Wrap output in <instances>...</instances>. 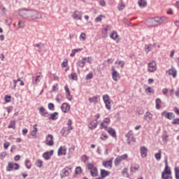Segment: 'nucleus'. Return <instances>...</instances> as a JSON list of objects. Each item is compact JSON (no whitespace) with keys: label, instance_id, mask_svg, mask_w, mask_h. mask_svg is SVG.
Instances as JSON below:
<instances>
[{"label":"nucleus","instance_id":"1","mask_svg":"<svg viewBox=\"0 0 179 179\" xmlns=\"http://www.w3.org/2000/svg\"><path fill=\"white\" fill-rule=\"evenodd\" d=\"M19 15L23 19H27V20H38L43 18L41 13L37 10L33 9H22L19 11Z\"/></svg>","mask_w":179,"mask_h":179},{"label":"nucleus","instance_id":"2","mask_svg":"<svg viewBox=\"0 0 179 179\" xmlns=\"http://www.w3.org/2000/svg\"><path fill=\"white\" fill-rule=\"evenodd\" d=\"M165 20H167V17H155L148 20V25L150 27H155L156 26L163 24Z\"/></svg>","mask_w":179,"mask_h":179},{"label":"nucleus","instance_id":"3","mask_svg":"<svg viewBox=\"0 0 179 179\" xmlns=\"http://www.w3.org/2000/svg\"><path fill=\"white\" fill-rule=\"evenodd\" d=\"M87 167L88 170L90 171V174L92 177H97L99 176V171L97 170V167L94 166L93 164L92 163L87 164Z\"/></svg>","mask_w":179,"mask_h":179},{"label":"nucleus","instance_id":"4","mask_svg":"<svg viewBox=\"0 0 179 179\" xmlns=\"http://www.w3.org/2000/svg\"><path fill=\"white\" fill-rule=\"evenodd\" d=\"M103 100L106 105L107 110H111V102L110 101V96L107 94L103 96Z\"/></svg>","mask_w":179,"mask_h":179},{"label":"nucleus","instance_id":"5","mask_svg":"<svg viewBox=\"0 0 179 179\" xmlns=\"http://www.w3.org/2000/svg\"><path fill=\"white\" fill-rule=\"evenodd\" d=\"M20 166L18 164L9 162L6 168L7 171H12V170H19Z\"/></svg>","mask_w":179,"mask_h":179},{"label":"nucleus","instance_id":"6","mask_svg":"<svg viewBox=\"0 0 179 179\" xmlns=\"http://www.w3.org/2000/svg\"><path fill=\"white\" fill-rule=\"evenodd\" d=\"M157 69V67L156 65V62L152 61L148 64V72H150V73L156 72Z\"/></svg>","mask_w":179,"mask_h":179},{"label":"nucleus","instance_id":"7","mask_svg":"<svg viewBox=\"0 0 179 179\" xmlns=\"http://www.w3.org/2000/svg\"><path fill=\"white\" fill-rule=\"evenodd\" d=\"M128 159V155L124 154L121 156H118L115 159V166H118L122 160H127Z\"/></svg>","mask_w":179,"mask_h":179},{"label":"nucleus","instance_id":"8","mask_svg":"<svg viewBox=\"0 0 179 179\" xmlns=\"http://www.w3.org/2000/svg\"><path fill=\"white\" fill-rule=\"evenodd\" d=\"M126 138H127V143L129 145H131V142H135L136 139L134 136V134H132V130H130L127 134Z\"/></svg>","mask_w":179,"mask_h":179},{"label":"nucleus","instance_id":"9","mask_svg":"<svg viewBox=\"0 0 179 179\" xmlns=\"http://www.w3.org/2000/svg\"><path fill=\"white\" fill-rule=\"evenodd\" d=\"M71 16L75 20H82V16H83V13L76 10L73 12Z\"/></svg>","mask_w":179,"mask_h":179},{"label":"nucleus","instance_id":"10","mask_svg":"<svg viewBox=\"0 0 179 179\" xmlns=\"http://www.w3.org/2000/svg\"><path fill=\"white\" fill-rule=\"evenodd\" d=\"M112 78L115 82H118L120 79H121V76H120V73L115 70V69H112Z\"/></svg>","mask_w":179,"mask_h":179},{"label":"nucleus","instance_id":"11","mask_svg":"<svg viewBox=\"0 0 179 179\" xmlns=\"http://www.w3.org/2000/svg\"><path fill=\"white\" fill-rule=\"evenodd\" d=\"M71 171V169L68 166L65 167L62 170V173L60 174L62 178H65V177H69V173Z\"/></svg>","mask_w":179,"mask_h":179},{"label":"nucleus","instance_id":"12","mask_svg":"<svg viewBox=\"0 0 179 179\" xmlns=\"http://www.w3.org/2000/svg\"><path fill=\"white\" fill-rule=\"evenodd\" d=\"M41 73H37L36 76L32 77V85H38L40 83V78H41Z\"/></svg>","mask_w":179,"mask_h":179},{"label":"nucleus","instance_id":"13","mask_svg":"<svg viewBox=\"0 0 179 179\" xmlns=\"http://www.w3.org/2000/svg\"><path fill=\"white\" fill-rule=\"evenodd\" d=\"M46 145L48 146H52L54 145V136L52 134H48L46 136Z\"/></svg>","mask_w":179,"mask_h":179},{"label":"nucleus","instance_id":"14","mask_svg":"<svg viewBox=\"0 0 179 179\" xmlns=\"http://www.w3.org/2000/svg\"><path fill=\"white\" fill-rule=\"evenodd\" d=\"M97 125H99V122H97V119H95L88 124V127L91 131H93V129L97 128Z\"/></svg>","mask_w":179,"mask_h":179},{"label":"nucleus","instance_id":"15","mask_svg":"<svg viewBox=\"0 0 179 179\" xmlns=\"http://www.w3.org/2000/svg\"><path fill=\"white\" fill-rule=\"evenodd\" d=\"M52 155H54V150H50L49 152H44L43 154V157L45 159V160H50Z\"/></svg>","mask_w":179,"mask_h":179},{"label":"nucleus","instance_id":"16","mask_svg":"<svg viewBox=\"0 0 179 179\" xmlns=\"http://www.w3.org/2000/svg\"><path fill=\"white\" fill-rule=\"evenodd\" d=\"M61 110L63 111V113H68V111L71 110V106L66 103H64L62 104Z\"/></svg>","mask_w":179,"mask_h":179},{"label":"nucleus","instance_id":"17","mask_svg":"<svg viewBox=\"0 0 179 179\" xmlns=\"http://www.w3.org/2000/svg\"><path fill=\"white\" fill-rule=\"evenodd\" d=\"M140 152H141V157H143V159H145V157L148 156V148H146V147L145 146L141 147Z\"/></svg>","mask_w":179,"mask_h":179},{"label":"nucleus","instance_id":"18","mask_svg":"<svg viewBox=\"0 0 179 179\" xmlns=\"http://www.w3.org/2000/svg\"><path fill=\"white\" fill-rule=\"evenodd\" d=\"M144 120L147 121V122H150V121L153 120V115L150 113V112H146L144 115Z\"/></svg>","mask_w":179,"mask_h":179},{"label":"nucleus","instance_id":"19","mask_svg":"<svg viewBox=\"0 0 179 179\" xmlns=\"http://www.w3.org/2000/svg\"><path fill=\"white\" fill-rule=\"evenodd\" d=\"M102 166H103V167H106V168L109 167V169H111L113 167V159L103 162Z\"/></svg>","mask_w":179,"mask_h":179},{"label":"nucleus","instance_id":"20","mask_svg":"<svg viewBox=\"0 0 179 179\" xmlns=\"http://www.w3.org/2000/svg\"><path fill=\"white\" fill-rule=\"evenodd\" d=\"M108 134H109V135H110L111 136H113V138H115L117 136V134L115 133V130H114V129L111 128V127H108L106 129Z\"/></svg>","mask_w":179,"mask_h":179},{"label":"nucleus","instance_id":"21","mask_svg":"<svg viewBox=\"0 0 179 179\" xmlns=\"http://www.w3.org/2000/svg\"><path fill=\"white\" fill-rule=\"evenodd\" d=\"M169 75H171V76H173V78H176L177 70H176V69H174V67H172L171 69H170L169 70Z\"/></svg>","mask_w":179,"mask_h":179},{"label":"nucleus","instance_id":"22","mask_svg":"<svg viewBox=\"0 0 179 179\" xmlns=\"http://www.w3.org/2000/svg\"><path fill=\"white\" fill-rule=\"evenodd\" d=\"M66 155V150L65 148L60 147L58 150V156H65Z\"/></svg>","mask_w":179,"mask_h":179},{"label":"nucleus","instance_id":"23","mask_svg":"<svg viewBox=\"0 0 179 179\" xmlns=\"http://www.w3.org/2000/svg\"><path fill=\"white\" fill-rule=\"evenodd\" d=\"M67 134H71V131L73 129V127H72V120L71 119L69 120L67 122Z\"/></svg>","mask_w":179,"mask_h":179},{"label":"nucleus","instance_id":"24","mask_svg":"<svg viewBox=\"0 0 179 179\" xmlns=\"http://www.w3.org/2000/svg\"><path fill=\"white\" fill-rule=\"evenodd\" d=\"M108 176H110V171H106L105 169H101V177H102V178H106Z\"/></svg>","mask_w":179,"mask_h":179},{"label":"nucleus","instance_id":"25","mask_svg":"<svg viewBox=\"0 0 179 179\" xmlns=\"http://www.w3.org/2000/svg\"><path fill=\"white\" fill-rule=\"evenodd\" d=\"M39 113L41 115H43V117H48V112H47L45 110V108H44L43 107H41L39 108Z\"/></svg>","mask_w":179,"mask_h":179},{"label":"nucleus","instance_id":"26","mask_svg":"<svg viewBox=\"0 0 179 179\" xmlns=\"http://www.w3.org/2000/svg\"><path fill=\"white\" fill-rule=\"evenodd\" d=\"M138 3L140 8H146V6H148L146 0H138Z\"/></svg>","mask_w":179,"mask_h":179},{"label":"nucleus","instance_id":"27","mask_svg":"<svg viewBox=\"0 0 179 179\" xmlns=\"http://www.w3.org/2000/svg\"><path fill=\"white\" fill-rule=\"evenodd\" d=\"M155 45H156V44L145 45V50L146 52H150V51H152V50H153V47H155Z\"/></svg>","mask_w":179,"mask_h":179},{"label":"nucleus","instance_id":"28","mask_svg":"<svg viewBox=\"0 0 179 179\" xmlns=\"http://www.w3.org/2000/svg\"><path fill=\"white\" fill-rule=\"evenodd\" d=\"M8 128L11 129H16V122H15V120H11L8 124Z\"/></svg>","mask_w":179,"mask_h":179},{"label":"nucleus","instance_id":"29","mask_svg":"<svg viewBox=\"0 0 179 179\" xmlns=\"http://www.w3.org/2000/svg\"><path fill=\"white\" fill-rule=\"evenodd\" d=\"M97 99H99V96H94L89 98L90 103H94V104H97Z\"/></svg>","mask_w":179,"mask_h":179},{"label":"nucleus","instance_id":"30","mask_svg":"<svg viewBox=\"0 0 179 179\" xmlns=\"http://www.w3.org/2000/svg\"><path fill=\"white\" fill-rule=\"evenodd\" d=\"M85 65H86V62H85V60H83V57L82 58L81 60H79L77 62V66H79L80 68H83V66H85Z\"/></svg>","mask_w":179,"mask_h":179},{"label":"nucleus","instance_id":"31","mask_svg":"<svg viewBox=\"0 0 179 179\" xmlns=\"http://www.w3.org/2000/svg\"><path fill=\"white\" fill-rule=\"evenodd\" d=\"M162 174H166L167 176H171V170H170L169 166H165L164 170L163 171Z\"/></svg>","mask_w":179,"mask_h":179},{"label":"nucleus","instance_id":"32","mask_svg":"<svg viewBox=\"0 0 179 179\" xmlns=\"http://www.w3.org/2000/svg\"><path fill=\"white\" fill-rule=\"evenodd\" d=\"M57 115H58V112H55L50 114V116L48 118L50 120H52L53 121H55V120H58V117H57Z\"/></svg>","mask_w":179,"mask_h":179},{"label":"nucleus","instance_id":"33","mask_svg":"<svg viewBox=\"0 0 179 179\" xmlns=\"http://www.w3.org/2000/svg\"><path fill=\"white\" fill-rule=\"evenodd\" d=\"M60 134H62V136H68V135H69V134H68V128L63 127L60 131Z\"/></svg>","mask_w":179,"mask_h":179},{"label":"nucleus","instance_id":"34","mask_svg":"<svg viewBox=\"0 0 179 179\" xmlns=\"http://www.w3.org/2000/svg\"><path fill=\"white\" fill-rule=\"evenodd\" d=\"M110 29H111V27H110V25H108L102 30V34L105 36V37H107V33L108 32V30H110Z\"/></svg>","mask_w":179,"mask_h":179},{"label":"nucleus","instance_id":"35","mask_svg":"<svg viewBox=\"0 0 179 179\" xmlns=\"http://www.w3.org/2000/svg\"><path fill=\"white\" fill-rule=\"evenodd\" d=\"M110 38H112V40H117L118 38V34L117 33V31H113L110 34Z\"/></svg>","mask_w":179,"mask_h":179},{"label":"nucleus","instance_id":"36","mask_svg":"<svg viewBox=\"0 0 179 179\" xmlns=\"http://www.w3.org/2000/svg\"><path fill=\"white\" fill-rule=\"evenodd\" d=\"M156 160L159 161L162 159V150H159L158 152L155 155Z\"/></svg>","mask_w":179,"mask_h":179},{"label":"nucleus","instance_id":"37","mask_svg":"<svg viewBox=\"0 0 179 179\" xmlns=\"http://www.w3.org/2000/svg\"><path fill=\"white\" fill-rule=\"evenodd\" d=\"M161 103H162V100L158 98L155 100V104H156V109L157 110H159V108L161 107V106H160Z\"/></svg>","mask_w":179,"mask_h":179},{"label":"nucleus","instance_id":"38","mask_svg":"<svg viewBox=\"0 0 179 179\" xmlns=\"http://www.w3.org/2000/svg\"><path fill=\"white\" fill-rule=\"evenodd\" d=\"M24 164L27 167V169H31V162H30L29 159H26L25 162H24Z\"/></svg>","mask_w":179,"mask_h":179},{"label":"nucleus","instance_id":"39","mask_svg":"<svg viewBox=\"0 0 179 179\" xmlns=\"http://www.w3.org/2000/svg\"><path fill=\"white\" fill-rule=\"evenodd\" d=\"M131 173H135V171H138L139 170V165H135L134 166H131L130 168Z\"/></svg>","mask_w":179,"mask_h":179},{"label":"nucleus","instance_id":"40","mask_svg":"<svg viewBox=\"0 0 179 179\" xmlns=\"http://www.w3.org/2000/svg\"><path fill=\"white\" fill-rule=\"evenodd\" d=\"M108 124L104 123L103 122H102L101 123V126H100V129H105V131H106V129L108 128Z\"/></svg>","mask_w":179,"mask_h":179},{"label":"nucleus","instance_id":"41","mask_svg":"<svg viewBox=\"0 0 179 179\" xmlns=\"http://www.w3.org/2000/svg\"><path fill=\"white\" fill-rule=\"evenodd\" d=\"M168 120H173V118H176V115H174V113H171V112H169L168 113V116L166 117Z\"/></svg>","mask_w":179,"mask_h":179},{"label":"nucleus","instance_id":"42","mask_svg":"<svg viewBox=\"0 0 179 179\" xmlns=\"http://www.w3.org/2000/svg\"><path fill=\"white\" fill-rule=\"evenodd\" d=\"M33 45L34 47H37L38 50H42L43 47H44V44H43L42 43H36V44H34Z\"/></svg>","mask_w":179,"mask_h":179},{"label":"nucleus","instance_id":"43","mask_svg":"<svg viewBox=\"0 0 179 179\" xmlns=\"http://www.w3.org/2000/svg\"><path fill=\"white\" fill-rule=\"evenodd\" d=\"M36 166L39 168L43 167V161H41V159H37Z\"/></svg>","mask_w":179,"mask_h":179},{"label":"nucleus","instance_id":"44","mask_svg":"<svg viewBox=\"0 0 179 179\" xmlns=\"http://www.w3.org/2000/svg\"><path fill=\"white\" fill-rule=\"evenodd\" d=\"M24 28V23L22 22V20L18 21V24H17V29H23Z\"/></svg>","mask_w":179,"mask_h":179},{"label":"nucleus","instance_id":"45","mask_svg":"<svg viewBox=\"0 0 179 179\" xmlns=\"http://www.w3.org/2000/svg\"><path fill=\"white\" fill-rule=\"evenodd\" d=\"M115 64H118L121 68H124L125 66V62L124 61H116Z\"/></svg>","mask_w":179,"mask_h":179},{"label":"nucleus","instance_id":"46","mask_svg":"<svg viewBox=\"0 0 179 179\" xmlns=\"http://www.w3.org/2000/svg\"><path fill=\"white\" fill-rule=\"evenodd\" d=\"M83 61H85V62H88V64H92V62H93V60H92V57H83Z\"/></svg>","mask_w":179,"mask_h":179},{"label":"nucleus","instance_id":"47","mask_svg":"<svg viewBox=\"0 0 179 179\" xmlns=\"http://www.w3.org/2000/svg\"><path fill=\"white\" fill-rule=\"evenodd\" d=\"M55 100L57 103H61V101H62V95L58 94L56 96Z\"/></svg>","mask_w":179,"mask_h":179},{"label":"nucleus","instance_id":"48","mask_svg":"<svg viewBox=\"0 0 179 179\" xmlns=\"http://www.w3.org/2000/svg\"><path fill=\"white\" fill-rule=\"evenodd\" d=\"M12 98V96H9V95H5L4 96V100L6 103H10V99Z\"/></svg>","mask_w":179,"mask_h":179},{"label":"nucleus","instance_id":"49","mask_svg":"<svg viewBox=\"0 0 179 179\" xmlns=\"http://www.w3.org/2000/svg\"><path fill=\"white\" fill-rule=\"evenodd\" d=\"M145 93H152V94H153V93H155V90H153L152 87H148L147 89H145Z\"/></svg>","mask_w":179,"mask_h":179},{"label":"nucleus","instance_id":"50","mask_svg":"<svg viewBox=\"0 0 179 179\" xmlns=\"http://www.w3.org/2000/svg\"><path fill=\"white\" fill-rule=\"evenodd\" d=\"M175 177L176 179H179V169L177 167L175 168Z\"/></svg>","mask_w":179,"mask_h":179},{"label":"nucleus","instance_id":"51","mask_svg":"<svg viewBox=\"0 0 179 179\" xmlns=\"http://www.w3.org/2000/svg\"><path fill=\"white\" fill-rule=\"evenodd\" d=\"M124 8H125V4L124 3H120L117 6L119 10H123Z\"/></svg>","mask_w":179,"mask_h":179},{"label":"nucleus","instance_id":"52","mask_svg":"<svg viewBox=\"0 0 179 179\" xmlns=\"http://www.w3.org/2000/svg\"><path fill=\"white\" fill-rule=\"evenodd\" d=\"M171 124H173V125H179V118L173 119L171 122Z\"/></svg>","mask_w":179,"mask_h":179},{"label":"nucleus","instance_id":"53","mask_svg":"<svg viewBox=\"0 0 179 179\" xmlns=\"http://www.w3.org/2000/svg\"><path fill=\"white\" fill-rule=\"evenodd\" d=\"M48 108L49 110H51V111H54V110H55L54 103H48Z\"/></svg>","mask_w":179,"mask_h":179},{"label":"nucleus","instance_id":"54","mask_svg":"<svg viewBox=\"0 0 179 179\" xmlns=\"http://www.w3.org/2000/svg\"><path fill=\"white\" fill-rule=\"evenodd\" d=\"M75 173L76 174H80V173H82V168H80V166L76 167Z\"/></svg>","mask_w":179,"mask_h":179},{"label":"nucleus","instance_id":"55","mask_svg":"<svg viewBox=\"0 0 179 179\" xmlns=\"http://www.w3.org/2000/svg\"><path fill=\"white\" fill-rule=\"evenodd\" d=\"M93 78V73H90L87 75V76L85 77L86 80H90V79Z\"/></svg>","mask_w":179,"mask_h":179},{"label":"nucleus","instance_id":"56","mask_svg":"<svg viewBox=\"0 0 179 179\" xmlns=\"http://www.w3.org/2000/svg\"><path fill=\"white\" fill-rule=\"evenodd\" d=\"M71 79H73V80H76L78 79V75H76V73H72L71 74Z\"/></svg>","mask_w":179,"mask_h":179},{"label":"nucleus","instance_id":"57","mask_svg":"<svg viewBox=\"0 0 179 179\" xmlns=\"http://www.w3.org/2000/svg\"><path fill=\"white\" fill-rule=\"evenodd\" d=\"M103 122H104V124H108V125H110V117H106V118L103 120Z\"/></svg>","mask_w":179,"mask_h":179},{"label":"nucleus","instance_id":"58","mask_svg":"<svg viewBox=\"0 0 179 179\" xmlns=\"http://www.w3.org/2000/svg\"><path fill=\"white\" fill-rule=\"evenodd\" d=\"M100 138H101V141H106L108 138V136H107V134H103L101 135Z\"/></svg>","mask_w":179,"mask_h":179},{"label":"nucleus","instance_id":"59","mask_svg":"<svg viewBox=\"0 0 179 179\" xmlns=\"http://www.w3.org/2000/svg\"><path fill=\"white\" fill-rule=\"evenodd\" d=\"M62 66L63 68H66V67L68 66V59H66L65 62H63L62 63Z\"/></svg>","mask_w":179,"mask_h":179},{"label":"nucleus","instance_id":"60","mask_svg":"<svg viewBox=\"0 0 179 179\" xmlns=\"http://www.w3.org/2000/svg\"><path fill=\"white\" fill-rule=\"evenodd\" d=\"M80 38L81 40H86V34L81 33L80 35Z\"/></svg>","mask_w":179,"mask_h":179},{"label":"nucleus","instance_id":"61","mask_svg":"<svg viewBox=\"0 0 179 179\" xmlns=\"http://www.w3.org/2000/svg\"><path fill=\"white\" fill-rule=\"evenodd\" d=\"M101 17H103V15H101L99 17H96L95 18V22H96V23H99V22H101Z\"/></svg>","mask_w":179,"mask_h":179},{"label":"nucleus","instance_id":"62","mask_svg":"<svg viewBox=\"0 0 179 179\" xmlns=\"http://www.w3.org/2000/svg\"><path fill=\"white\" fill-rule=\"evenodd\" d=\"M66 99H69L70 101L72 100V96L71 95V92H68L66 94Z\"/></svg>","mask_w":179,"mask_h":179},{"label":"nucleus","instance_id":"63","mask_svg":"<svg viewBox=\"0 0 179 179\" xmlns=\"http://www.w3.org/2000/svg\"><path fill=\"white\" fill-rule=\"evenodd\" d=\"M161 115H162V117H164V118H167L169 113H167L166 111H164L161 113Z\"/></svg>","mask_w":179,"mask_h":179},{"label":"nucleus","instance_id":"64","mask_svg":"<svg viewBox=\"0 0 179 179\" xmlns=\"http://www.w3.org/2000/svg\"><path fill=\"white\" fill-rule=\"evenodd\" d=\"M162 179H169V176L167 175L166 176V174H164V173H162Z\"/></svg>","mask_w":179,"mask_h":179}]
</instances>
